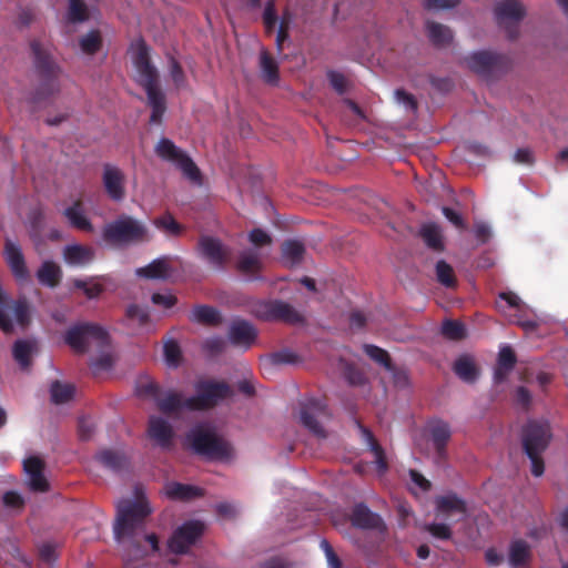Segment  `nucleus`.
<instances>
[{"label": "nucleus", "instance_id": "obj_1", "mask_svg": "<svg viewBox=\"0 0 568 568\" xmlns=\"http://www.w3.org/2000/svg\"><path fill=\"white\" fill-rule=\"evenodd\" d=\"M135 500L123 499L116 505V520L114 524V536L118 541L130 539V547L135 558H142L146 551L135 539V530L143 526L145 518L151 514V507L143 494L142 487H134Z\"/></svg>", "mask_w": 568, "mask_h": 568}, {"label": "nucleus", "instance_id": "obj_2", "mask_svg": "<svg viewBox=\"0 0 568 568\" xmlns=\"http://www.w3.org/2000/svg\"><path fill=\"white\" fill-rule=\"evenodd\" d=\"M30 49L33 57V65L39 78V84L33 93L32 101L41 103L48 101L60 92L61 67L52 57L51 50L40 40H32Z\"/></svg>", "mask_w": 568, "mask_h": 568}, {"label": "nucleus", "instance_id": "obj_3", "mask_svg": "<svg viewBox=\"0 0 568 568\" xmlns=\"http://www.w3.org/2000/svg\"><path fill=\"white\" fill-rule=\"evenodd\" d=\"M134 65L139 73V84L145 90L148 104L151 108L150 122L159 124L166 111L164 93L159 88L158 70L151 64L149 49L142 41L134 54Z\"/></svg>", "mask_w": 568, "mask_h": 568}, {"label": "nucleus", "instance_id": "obj_4", "mask_svg": "<svg viewBox=\"0 0 568 568\" xmlns=\"http://www.w3.org/2000/svg\"><path fill=\"white\" fill-rule=\"evenodd\" d=\"M193 452L209 460L229 462L234 457L230 442L202 425L193 427L186 435Z\"/></svg>", "mask_w": 568, "mask_h": 568}, {"label": "nucleus", "instance_id": "obj_5", "mask_svg": "<svg viewBox=\"0 0 568 568\" xmlns=\"http://www.w3.org/2000/svg\"><path fill=\"white\" fill-rule=\"evenodd\" d=\"M551 439V430L547 423L529 420L523 428V448L531 462V474L539 477L545 471L542 453Z\"/></svg>", "mask_w": 568, "mask_h": 568}, {"label": "nucleus", "instance_id": "obj_6", "mask_svg": "<svg viewBox=\"0 0 568 568\" xmlns=\"http://www.w3.org/2000/svg\"><path fill=\"white\" fill-rule=\"evenodd\" d=\"M194 387L196 394L186 398L187 410L190 412L212 409L220 402L233 396V389L225 382L204 379L196 382Z\"/></svg>", "mask_w": 568, "mask_h": 568}, {"label": "nucleus", "instance_id": "obj_7", "mask_svg": "<svg viewBox=\"0 0 568 568\" xmlns=\"http://www.w3.org/2000/svg\"><path fill=\"white\" fill-rule=\"evenodd\" d=\"M148 230L138 220L129 215H121L116 220L104 225L103 240L113 245L142 242L146 239Z\"/></svg>", "mask_w": 568, "mask_h": 568}, {"label": "nucleus", "instance_id": "obj_8", "mask_svg": "<svg viewBox=\"0 0 568 568\" xmlns=\"http://www.w3.org/2000/svg\"><path fill=\"white\" fill-rule=\"evenodd\" d=\"M64 342L75 353L84 354L89 351L91 342L101 348L110 344L109 333L104 327L94 323H79L69 327L64 334Z\"/></svg>", "mask_w": 568, "mask_h": 568}, {"label": "nucleus", "instance_id": "obj_9", "mask_svg": "<svg viewBox=\"0 0 568 568\" xmlns=\"http://www.w3.org/2000/svg\"><path fill=\"white\" fill-rule=\"evenodd\" d=\"M465 62L473 72L485 80L497 79L511 68L508 55L489 50L473 52L465 58Z\"/></svg>", "mask_w": 568, "mask_h": 568}, {"label": "nucleus", "instance_id": "obj_10", "mask_svg": "<svg viewBox=\"0 0 568 568\" xmlns=\"http://www.w3.org/2000/svg\"><path fill=\"white\" fill-rule=\"evenodd\" d=\"M155 154L163 161L173 163L181 170L183 176L196 185L202 184V173L191 156L176 146L174 142L168 138H162L155 145Z\"/></svg>", "mask_w": 568, "mask_h": 568}, {"label": "nucleus", "instance_id": "obj_11", "mask_svg": "<svg viewBox=\"0 0 568 568\" xmlns=\"http://www.w3.org/2000/svg\"><path fill=\"white\" fill-rule=\"evenodd\" d=\"M251 313L265 322L301 324L303 316L288 303L281 300L257 301L251 305Z\"/></svg>", "mask_w": 568, "mask_h": 568}, {"label": "nucleus", "instance_id": "obj_12", "mask_svg": "<svg viewBox=\"0 0 568 568\" xmlns=\"http://www.w3.org/2000/svg\"><path fill=\"white\" fill-rule=\"evenodd\" d=\"M495 17L498 26L505 28L507 37L515 40L519 34L518 22L525 17V9L517 0H504L496 4Z\"/></svg>", "mask_w": 568, "mask_h": 568}, {"label": "nucleus", "instance_id": "obj_13", "mask_svg": "<svg viewBox=\"0 0 568 568\" xmlns=\"http://www.w3.org/2000/svg\"><path fill=\"white\" fill-rule=\"evenodd\" d=\"M200 256L215 268H224L231 258V248L211 235H202L197 242Z\"/></svg>", "mask_w": 568, "mask_h": 568}, {"label": "nucleus", "instance_id": "obj_14", "mask_svg": "<svg viewBox=\"0 0 568 568\" xmlns=\"http://www.w3.org/2000/svg\"><path fill=\"white\" fill-rule=\"evenodd\" d=\"M324 418H329L327 406L320 399L312 398L305 402L301 408L302 424L315 436L326 437V432L321 424Z\"/></svg>", "mask_w": 568, "mask_h": 568}, {"label": "nucleus", "instance_id": "obj_15", "mask_svg": "<svg viewBox=\"0 0 568 568\" xmlns=\"http://www.w3.org/2000/svg\"><path fill=\"white\" fill-rule=\"evenodd\" d=\"M204 525L197 520H190L179 527L169 540V548L174 554H185L189 548L203 534Z\"/></svg>", "mask_w": 568, "mask_h": 568}, {"label": "nucleus", "instance_id": "obj_16", "mask_svg": "<svg viewBox=\"0 0 568 568\" xmlns=\"http://www.w3.org/2000/svg\"><path fill=\"white\" fill-rule=\"evenodd\" d=\"M125 174L112 164L103 165L102 184L106 195L114 202H122L125 197Z\"/></svg>", "mask_w": 568, "mask_h": 568}, {"label": "nucleus", "instance_id": "obj_17", "mask_svg": "<svg viewBox=\"0 0 568 568\" xmlns=\"http://www.w3.org/2000/svg\"><path fill=\"white\" fill-rule=\"evenodd\" d=\"M427 432L436 452L435 462L442 464L447 458L446 447L452 437L450 427L442 419H434L427 424Z\"/></svg>", "mask_w": 568, "mask_h": 568}, {"label": "nucleus", "instance_id": "obj_18", "mask_svg": "<svg viewBox=\"0 0 568 568\" xmlns=\"http://www.w3.org/2000/svg\"><path fill=\"white\" fill-rule=\"evenodd\" d=\"M3 256L17 281L24 282L29 280L30 273L26 265L21 247L10 239H6L4 241Z\"/></svg>", "mask_w": 568, "mask_h": 568}, {"label": "nucleus", "instance_id": "obj_19", "mask_svg": "<svg viewBox=\"0 0 568 568\" xmlns=\"http://www.w3.org/2000/svg\"><path fill=\"white\" fill-rule=\"evenodd\" d=\"M23 468L29 478L30 489L33 491L45 493L49 490V483L43 475L44 463L37 456L24 459Z\"/></svg>", "mask_w": 568, "mask_h": 568}, {"label": "nucleus", "instance_id": "obj_20", "mask_svg": "<svg viewBox=\"0 0 568 568\" xmlns=\"http://www.w3.org/2000/svg\"><path fill=\"white\" fill-rule=\"evenodd\" d=\"M148 434L160 447L170 448L172 446L174 432L164 418L159 416L150 417Z\"/></svg>", "mask_w": 568, "mask_h": 568}, {"label": "nucleus", "instance_id": "obj_21", "mask_svg": "<svg viewBox=\"0 0 568 568\" xmlns=\"http://www.w3.org/2000/svg\"><path fill=\"white\" fill-rule=\"evenodd\" d=\"M352 525L361 529H379L384 523L379 515L373 513L365 504L359 503L353 507L351 515Z\"/></svg>", "mask_w": 568, "mask_h": 568}, {"label": "nucleus", "instance_id": "obj_22", "mask_svg": "<svg viewBox=\"0 0 568 568\" xmlns=\"http://www.w3.org/2000/svg\"><path fill=\"white\" fill-rule=\"evenodd\" d=\"M172 260L171 256L163 255L153 260L146 266L136 268L135 274L146 280H166L173 270Z\"/></svg>", "mask_w": 568, "mask_h": 568}, {"label": "nucleus", "instance_id": "obj_23", "mask_svg": "<svg viewBox=\"0 0 568 568\" xmlns=\"http://www.w3.org/2000/svg\"><path fill=\"white\" fill-rule=\"evenodd\" d=\"M95 256L93 247L81 244L67 245L63 248V258L71 266H84L90 264Z\"/></svg>", "mask_w": 568, "mask_h": 568}, {"label": "nucleus", "instance_id": "obj_24", "mask_svg": "<svg viewBox=\"0 0 568 568\" xmlns=\"http://www.w3.org/2000/svg\"><path fill=\"white\" fill-rule=\"evenodd\" d=\"M39 351L38 341L34 338L18 339L12 347L14 361L21 368H29L32 364V356Z\"/></svg>", "mask_w": 568, "mask_h": 568}, {"label": "nucleus", "instance_id": "obj_25", "mask_svg": "<svg viewBox=\"0 0 568 568\" xmlns=\"http://www.w3.org/2000/svg\"><path fill=\"white\" fill-rule=\"evenodd\" d=\"M229 335L234 345L248 347L254 343L257 332L251 323L236 321L231 325Z\"/></svg>", "mask_w": 568, "mask_h": 568}, {"label": "nucleus", "instance_id": "obj_26", "mask_svg": "<svg viewBox=\"0 0 568 568\" xmlns=\"http://www.w3.org/2000/svg\"><path fill=\"white\" fill-rule=\"evenodd\" d=\"M435 505L438 515L448 516L450 514H460L462 516H465L467 513L465 500L453 493L438 496L435 499Z\"/></svg>", "mask_w": 568, "mask_h": 568}, {"label": "nucleus", "instance_id": "obj_27", "mask_svg": "<svg viewBox=\"0 0 568 568\" xmlns=\"http://www.w3.org/2000/svg\"><path fill=\"white\" fill-rule=\"evenodd\" d=\"M69 224L80 231L92 232L93 225L83 212V203L77 200L71 206L63 211Z\"/></svg>", "mask_w": 568, "mask_h": 568}, {"label": "nucleus", "instance_id": "obj_28", "mask_svg": "<svg viewBox=\"0 0 568 568\" xmlns=\"http://www.w3.org/2000/svg\"><path fill=\"white\" fill-rule=\"evenodd\" d=\"M165 494L170 499L189 501L202 497L204 491L202 488L193 485L170 483L165 487Z\"/></svg>", "mask_w": 568, "mask_h": 568}, {"label": "nucleus", "instance_id": "obj_29", "mask_svg": "<svg viewBox=\"0 0 568 568\" xmlns=\"http://www.w3.org/2000/svg\"><path fill=\"white\" fill-rule=\"evenodd\" d=\"M356 423L361 432L362 439L367 444L368 448L375 456V463L377 464L378 470L384 473L388 468V465L383 447L379 445L371 429L362 425L359 422Z\"/></svg>", "mask_w": 568, "mask_h": 568}, {"label": "nucleus", "instance_id": "obj_30", "mask_svg": "<svg viewBox=\"0 0 568 568\" xmlns=\"http://www.w3.org/2000/svg\"><path fill=\"white\" fill-rule=\"evenodd\" d=\"M37 278L40 284L54 288L62 280V270L53 261H44L37 271Z\"/></svg>", "mask_w": 568, "mask_h": 568}, {"label": "nucleus", "instance_id": "obj_31", "mask_svg": "<svg viewBox=\"0 0 568 568\" xmlns=\"http://www.w3.org/2000/svg\"><path fill=\"white\" fill-rule=\"evenodd\" d=\"M159 410L165 415L178 414L181 410H187L186 398H183L179 392H168L163 397L156 400Z\"/></svg>", "mask_w": 568, "mask_h": 568}, {"label": "nucleus", "instance_id": "obj_32", "mask_svg": "<svg viewBox=\"0 0 568 568\" xmlns=\"http://www.w3.org/2000/svg\"><path fill=\"white\" fill-rule=\"evenodd\" d=\"M262 268V262L257 252L245 250L239 254L236 270L247 276H255Z\"/></svg>", "mask_w": 568, "mask_h": 568}, {"label": "nucleus", "instance_id": "obj_33", "mask_svg": "<svg viewBox=\"0 0 568 568\" xmlns=\"http://www.w3.org/2000/svg\"><path fill=\"white\" fill-rule=\"evenodd\" d=\"M190 320L207 326H217L222 323L220 312L210 305H195L192 310Z\"/></svg>", "mask_w": 568, "mask_h": 568}, {"label": "nucleus", "instance_id": "obj_34", "mask_svg": "<svg viewBox=\"0 0 568 568\" xmlns=\"http://www.w3.org/2000/svg\"><path fill=\"white\" fill-rule=\"evenodd\" d=\"M419 235L430 250L440 253L445 250L440 227L435 223L424 224L420 227Z\"/></svg>", "mask_w": 568, "mask_h": 568}, {"label": "nucleus", "instance_id": "obj_35", "mask_svg": "<svg viewBox=\"0 0 568 568\" xmlns=\"http://www.w3.org/2000/svg\"><path fill=\"white\" fill-rule=\"evenodd\" d=\"M455 374L466 383H474L478 377V368L469 355L459 356L453 367Z\"/></svg>", "mask_w": 568, "mask_h": 568}, {"label": "nucleus", "instance_id": "obj_36", "mask_svg": "<svg viewBox=\"0 0 568 568\" xmlns=\"http://www.w3.org/2000/svg\"><path fill=\"white\" fill-rule=\"evenodd\" d=\"M260 69L265 82L277 84L280 80L278 63L267 50H262L260 53Z\"/></svg>", "mask_w": 568, "mask_h": 568}, {"label": "nucleus", "instance_id": "obj_37", "mask_svg": "<svg viewBox=\"0 0 568 568\" xmlns=\"http://www.w3.org/2000/svg\"><path fill=\"white\" fill-rule=\"evenodd\" d=\"M426 29L430 42L436 47H446L453 40L452 30L442 23L428 21Z\"/></svg>", "mask_w": 568, "mask_h": 568}, {"label": "nucleus", "instance_id": "obj_38", "mask_svg": "<svg viewBox=\"0 0 568 568\" xmlns=\"http://www.w3.org/2000/svg\"><path fill=\"white\" fill-rule=\"evenodd\" d=\"M282 258L291 266L300 264L305 254V246L297 240H288L282 244Z\"/></svg>", "mask_w": 568, "mask_h": 568}, {"label": "nucleus", "instance_id": "obj_39", "mask_svg": "<svg viewBox=\"0 0 568 568\" xmlns=\"http://www.w3.org/2000/svg\"><path fill=\"white\" fill-rule=\"evenodd\" d=\"M98 460L113 471H121L128 467L126 457L116 450L104 449L97 456Z\"/></svg>", "mask_w": 568, "mask_h": 568}, {"label": "nucleus", "instance_id": "obj_40", "mask_svg": "<svg viewBox=\"0 0 568 568\" xmlns=\"http://www.w3.org/2000/svg\"><path fill=\"white\" fill-rule=\"evenodd\" d=\"M153 224L156 229L161 230L162 232L170 236L178 237L184 231V226L181 225L170 213H165L161 216L155 217Z\"/></svg>", "mask_w": 568, "mask_h": 568}, {"label": "nucleus", "instance_id": "obj_41", "mask_svg": "<svg viewBox=\"0 0 568 568\" xmlns=\"http://www.w3.org/2000/svg\"><path fill=\"white\" fill-rule=\"evenodd\" d=\"M75 388L72 384H64L54 381L51 384L50 393L51 399L54 404H64L72 399Z\"/></svg>", "mask_w": 568, "mask_h": 568}, {"label": "nucleus", "instance_id": "obj_42", "mask_svg": "<svg viewBox=\"0 0 568 568\" xmlns=\"http://www.w3.org/2000/svg\"><path fill=\"white\" fill-rule=\"evenodd\" d=\"M79 45L83 53L93 55L102 47V37L99 30H91L79 39Z\"/></svg>", "mask_w": 568, "mask_h": 568}, {"label": "nucleus", "instance_id": "obj_43", "mask_svg": "<svg viewBox=\"0 0 568 568\" xmlns=\"http://www.w3.org/2000/svg\"><path fill=\"white\" fill-rule=\"evenodd\" d=\"M529 557V546L525 540H515L509 549V562L515 567L523 566Z\"/></svg>", "mask_w": 568, "mask_h": 568}, {"label": "nucleus", "instance_id": "obj_44", "mask_svg": "<svg viewBox=\"0 0 568 568\" xmlns=\"http://www.w3.org/2000/svg\"><path fill=\"white\" fill-rule=\"evenodd\" d=\"M436 278L445 287L453 288L457 285V280L453 267L444 260L436 263Z\"/></svg>", "mask_w": 568, "mask_h": 568}, {"label": "nucleus", "instance_id": "obj_45", "mask_svg": "<svg viewBox=\"0 0 568 568\" xmlns=\"http://www.w3.org/2000/svg\"><path fill=\"white\" fill-rule=\"evenodd\" d=\"M293 20V16L288 9L284 10L278 22V30L276 34V50L281 54L283 52V43L288 39L290 27Z\"/></svg>", "mask_w": 568, "mask_h": 568}, {"label": "nucleus", "instance_id": "obj_46", "mask_svg": "<svg viewBox=\"0 0 568 568\" xmlns=\"http://www.w3.org/2000/svg\"><path fill=\"white\" fill-rule=\"evenodd\" d=\"M365 354L373 359L374 362L384 366L387 371H393L394 366L392 363V358L387 351L372 344L364 345Z\"/></svg>", "mask_w": 568, "mask_h": 568}, {"label": "nucleus", "instance_id": "obj_47", "mask_svg": "<svg viewBox=\"0 0 568 568\" xmlns=\"http://www.w3.org/2000/svg\"><path fill=\"white\" fill-rule=\"evenodd\" d=\"M442 334L450 341H460L466 336L463 323L454 320H446L442 325Z\"/></svg>", "mask_w": 568, "mask_h": 568}, {"label": "nucleus", "instance_id": "obj_48", "mask_svg": "<svg viewBox=\"0 0 568 568\" xmlns=\"http://www.w3.org/2000/svg\"><path fill=\"white\" fill-rule=\"evenodd\" d=\"M262 362L268 365L294 364L297 362V355L290 349H281L265 356Z\"/></svg>", "mask_w": 568, "mask_h": 568}, {"label": "nucleus", "instance_id": "obj_49", "mask_svg": "<svg viewBox=\"0 0 568 568\" xmlns=\"http://www.w3.org/2000/svg\"><path fill=\"white\" fill-rule=\"evenodd\" d=\"M68 19L73 23L84 22L89 19L87 4L82 0H70Z\"/></svg>", "mask_w": 568, "mask_h": 568}, {"label": "nucleus", "instance_id": "obj_50", "mask_svg": "<svg viewBox=\"0 0 568 568\" xmlns=\"http://www.w3.org/2000/svg\"><path fill=\"white\" fill-rule=\"evenodd\" d=\"M136 393L139 396L149 397L156 402L161 395V387L152 379H140L136 385Z\"/></svg>", "mask_w": 568, "mask_h": 568}, {"label": "nucleus", "instance_id": "obj_51", "mask_svg": "<svg viewBox=\"0 0 568 568\" xmlns=\"http://www.w3.org/2000/svg\"><path fill=\"white\" fill-rule=\"evenodd\" d=\"M278 22V17L275 9V0H268L265 4L263 12V24L266 34L271 36Z\"/></svg>", "mask_w": 568, "mask_h": 568}, {"label": "nucleus", "instance_id": "obj_52", "mask_svg": "<svg viewBox=\"0 0 568 568\" xmlns=\"http://www.w3.org/2000/svg\"><path fill=\"white\" fill-rule=\"evenodd\" d=\"M164 357L168 365L178 367L182 361V352L179 343L170 339L164 344Z\"/></svg>", "mask_w": 568, "mask_h": 568}, {"label": "nucleus", "instance_id": "obj_53", "mask_svg": "<svg viewBox=\"0 0 568 568\" xmlns=\"http://www.w3.org/2000/svg\"><path fill=\"white\" fill-rule=\"evenodd\" d=\"M424 529L436 539L449 540L453 537V531L447 524L432 523L425 525Z\"/></svg>", "mask_w": 568, "mask_h": 568}, {"label": "nucleus", "instance_id": "obj_54", "mask_svg": "<svg viewBox=\"0 0 568 568\" xmlns=\"http://www.w3.org/2000/svg\"><path fill=\"white\" fill-rule=\"evenodd\" d=\"M125 315L128 320L136 322L139 326H144L149 322V313L145 308L131 304L126 307Z\"/></svg>", "mask_w": 568, "mask_h": 568}, {"label": "nucleus", "instance_id": "obj_55", "mask_svg": "<svg viewBox=\"0 0 568 568\" xmlns=\"http://www.w3.org/2000/svg\"><path fill=\"white\" fill-rule=\"evenodd\" d=\"M95 432V424L90 417H80L78 420V435L83 442L92 438Z\"/></svg>", "mask_w": 568, "mask_h": 568}, {"label": "nucleus", "instance_id": "obj_56", "mask_svg": "<svg viewBox=\"0 0 568 568\" xmlns=\"http://www.w3.org/2000/svg\"><path fill=\"white\" fill-rule=\"evenodd\" d=\"M517 362L516 354L510 346H505L499 351L497 364L506 369L513 371Z\"/></svg>", "mask_w": 568, "mask_h": 568}, {"label": "nucleus", "instance_id": "obj_57", "mask_svg": "<svg viewBox=\"0 0 568 568\" xmlns=\"http://www.w3.org/2000/svg\"><path fill=\"white\" fill-rule=\"evenodd\" d=\"M73 285H74V287L82 290L88 298H95L103 291V287L101 284L93 283L91 285H88V283L83 280H74Z\"/></svg>", "mask_w": 568, "mask_h": 568}, {"label": "nucleus", "instance_id": "obj_58", "mask_svg": "<svg viewBox=\"0 0 568 568\" xmlns=\"http://www.w3.org/2000/svg\"><path fill=\"white\" fill-rule=\"evenodd\" d=\"M248 241L256 247L266 246L272 243V237L262 229H253L248 233Z\"/></svg>", "mask_w": 568, "mask_h": 568}, {"label": "nucleus", "instance_id": "obj_59", "mask_svg": "<svg viewBox=\"0 0 568 568\" xmlns=\"http://www.w3.org/2000/svg\"><path fill=\"white\" fill-rule=\"evenodd\" d=\"M171 78L176 88H181L185 84V74L178 60L171 59L170 63Z\"/></svg>", "mask_w": 568, "mask_h": 568}, {"label": "nucleus", "instance_id": "obj_60", "mask_svg": "<svg viewBox=\"0 0 568 568\" xmlns=\"http://www.w3.org/2000/svg\"><path fill=\"white\" fill-rule=\"evenodd\" d=\"M396 99L399 103H403L406 108L412 111L417 110V101L415 97L403 89H397L395 91Z\"/></svg>", "mask_w": 568, "mask_h": 568}, {"label": "nucleus", "instance_id": "obj_61", "mask_svg": "<svg viewBox=\"0 0 568 568\" xmlns=\"http://www.w3.org/2000/svg\"><path fill=\"white\" fill-rule=\"evenodd\" d=\"M153 304L160 305L164 308H171L178 302L176 297L172 294L154 293L151 297Z\"/></svg>", "mask_w": 568, "mask_h": 568}, {"label": "nucleus", "instance_id": "obj_62", "mask_svg": "<svg viewBox=\"0 0 568 568\" xmlns=\"http://www.w3.org/2000/svg\"><path fill=\"white\" fill-rule=\"evenodd\" d=\"M2 500L3 504L10 508H21L24 504L20 494L13 490L4 493Z\"/></svg>", "mask_w": 568, "mask_h": 568}, {"label": "nucleus", "instance_id": "obj_63", "mask_svg": "<svg viewBox=\"0 0 568 568\" xmlns=\"http://www.w3.org/2000/svg\"><path fill=\"white\" fill-rule=\"evenodd\" d=\"M442 212L444 214V216L453 224L455 225L456 227L458 229H463L465 227V223H464V219L462 217V215L459 213H457L455 210L448 207V206H443L442 209Z\"/></svg>", "mask_w": 568, "mask_h": 568}, {"label": "nucleus", "instance_id": "obj_64", "mask_svg": "<svg viewBox=\"0 0 568 568\" xmlns=\"http://www.w3.org/2000/svg\"><path fill=\"white\" fill-rule=\"evenodd\" d=\"M430 84L435 90H437L440 93L449 92L454 85L450 79L437 77L430 78Z\"/></svg>", "mask_w": 568, "mask_h": 568}]
</instances>
